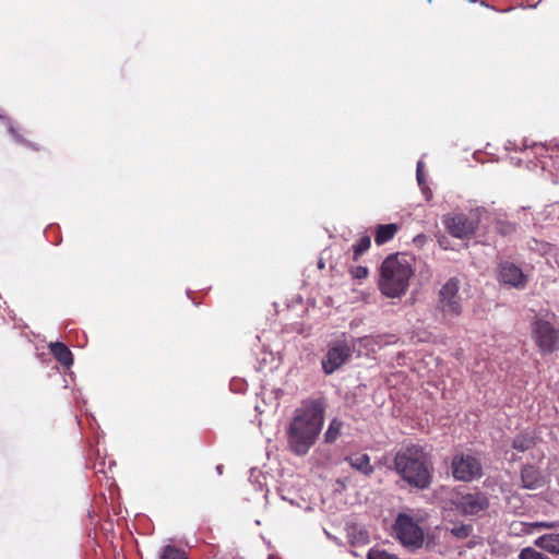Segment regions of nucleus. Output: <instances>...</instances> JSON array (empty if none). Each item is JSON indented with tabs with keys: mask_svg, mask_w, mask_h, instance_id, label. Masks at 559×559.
<instances>
[{
	"mask_svg": "<svg viewBox=\"0 0 559 559\" xmlns=\"http://www.w3.org/2000/svg\"><path fill=\"white\" fill-rule=\"evenodd\" d=\"M323 397L306 399L296 408L287 427V443L296 455H305L314 445L324 424Z\"/></svg>",
	"mask_w": 559,
	"mask_h": 559,
	"instance_id": "f257e3e1",
	"label": "nucleus"
},
{
	"mask_svg": "<svg viewBox=\"0 0 559 559\" xmlns=\"http://www.w3.org/2000/svg\"><path fill=\"white\" fill-rule=\"evenodd\" d=\"M394 468L408 486L425 490L433 478L431 455L419 444H411L399 450L393 460Z\"/></svg>",
	"mask_w": 559,
	"mask_h": 559,
	"instance_id": "f03ea898",
	"label": "nucleus"
},
{
	"mask_svg": "<svg viewBox=\"0 0 559 559\" xmlns=\"http://www.w3.org/2000/svg\"><path fill=\"white\" fill-rule=\"evenodd\" d=\"M414 270L407 258L402 254H390L380 265L378 287L389 298L404 296L409 286Z\"/></svg>",
	"mask_w": 559,
	"mask_h": 559,
	"instance_id": "7ed1b4c3",
	"label": "nucleus"
},
{
	"mask_svg": "<svg viewBox=\"0 0 559 559\" xmlns=\"http://www.w3.org/2000/svg\"><path fill=\"white\" fill-rule=\"evenodd\" d=\"M461 281L457 277L449 278L439 289L437 308L444 317L457 318L463 312L464 298L460 293Z\"/></svg>",
	"mask_w": 559,
	"mask_h": 559,
	"instance_id": "20e7f679",
	"label": "nucleus"
},
{
	"mask_svg": "<svg viewBox=\"0 0 559 559\" xmlns=\"http://www.w3.org/2000/svg\"><path fill=\"white\" fill-rule=\"evenodd\" d=\"M533 338L543 354H551L559 348V328L536 317L532 324Z\"/></svg>",
	"mask_w": 559,
	"mask_h": 559,
	"instance_id": "39448f33",
	"label": "nucleus"
},
{
	"mask_svg": "<svg viewBox=\"0 0 559 559\" xmlns=\"http://www.w3.org/2000/svg\"><path fill=\"white\" fill-rule=\"evenodd\" d=\"M397 539L407 547L418 548L424 543L421 527L408 515L400 514L394 524Z\"/></svg>",
	"mask_w": 559,
	"mask_h": 559,
	"instance_id": "423d86ee",
	"label": "nucleus"
},
{
	"mask_svg": "<svg viewBox=\"0 0 559 559\" xmlns=\"http://www.w3.org/2000/svg\"><path fill=\"white\" fill-rule=\"evenodd\" d=\"M451 468L453 477L461 481H472L483 474L480 462L471 454L460 453L454 455Z\"/></svg>",
	"mask_w": 559,
	"mask_h": 559,
	"instance_id": "0eeeda50",
	"label": "nucleus"
},
{
	"mask_svg": "<svg viewBox=\"0 0 559 559\" xmlns=\"http://www.w3.org/2000/svg\"><path fill=\"white\" fill-rule=\"evenodd\" d=\"M452 503L463 515H477L489 507L487 496L478 490L460 493Z\"/></svg>",
	"mask_w": 559,
	"mask_h": 559,
	"instance_id": "6e6552de",
	"label": "nucleus"
},
{
	"mask_svg": "<svg viewBox=\"0 0 559 559\" xmlns=\"http://www.w3.org/2000/svg\"><path fill=\"white\" fill-rule=\"evenodd\" d=\"M352 356V349L345 341L332 343L322 359V369L325 374H332L341 368Z\"/></svg>",
	"mask_w": 559,
	"mask_h": 559,
	"instance_id": "1a4fd4ad",
	"label": "nucleus"
},
{
	"mask_svg": "<svg viewBox=\"0 0 559 559\" xmlns=\"http://www.w3.org/2000/svg\"><path fill=\"white\" fill-rule=\"evenodd\" d=\"M444 225L451 236L462 239L476 231L479 225V217L477 215L456 214L445 217Z\"/></svg>",
	"mask_w": 559,
	"mask_h": 559,
	"instance_id": "9d476101",
	"label": "nucleus"
},
{
	"mask_svg": "<svg viewBox=\"0 0 559 559\" xmlns=\"http://www.w3.org/2000/svg\"><path fill=\"white\" fill-rule=\"evenodd\" d=\"M498 277L501 283L515 288H524L527 281L522 270L511 262L500 263Z\"/></svg>",
	"mask_w": 559,
	"mask_h": 559,
	"instance_id": "9b49d317",
	"label": "nucleus"
},
{
	"mask_svg": "<svg viewBox=\"0 0 559 559\" xmlns=\"http://www.w3.org/2000/svg\"><path fill=\"white\" fill-rule=\"evenodd\" d=\"M522 487L525 489H538L545 485L542 472L534 465H523L521 469Z\"/></svg>",
	"mask_w": 559,
	"mask_h": 559,
	"instance_id": "f8f14e48",
	"label": "nucleus"
},
{
	"mask_svg": "<svg viewBox=\"0 0 559 559\" xmlns=\"http://www.w3.org/2000/svg\"><path fill=\"white\" fill-rule=\"evenodd\" d=\"M354 469L358 471L365 476H370L373 474L374 468L370 463V456L366 453H354L347 455L345 459Z\"/></svg>",
	"mask_w": 559,
	"mask_h": 559,
	"instance_id": "ddd939ff",
	"label": "nucleus"
},
{
	"mask_svg": "<svg viewBox=\"0 0 559 559\" xmlns=\"http://www.w3.org/2000/svg\"><path fill=\"white\" fill-rule=\"evenodd\" d=\"M401 225L395 223L380 224L374 227V241L378 246H382L392 240L400 231Z\"/></svg>",
	"mask_w": 559,
	"mask_h": 559,
	"instance_id": "4468645a",
	"label": "nucleus"
},
{
	"mask_svg": "<svg viewBox=\"0 0 559 559\" xmlns=\"http://www.w3.org/2000/svg\"><path fill=\"white\" fill-rule=\"evenodd\" d=\"M534 545L548 554L559 555V532L540 535Z\"/></svg>",
	"mask_w": 559,
	"mask_h": 559,
	"instance_id": "2eb2a0df",
	"label": "nucleus"
},
{
	"mask_svg": "<svg viewBox=\"0 0 559 559\" xmlns=\"http://www.w3.org/2000/svg\"><path fill=\"white\" fill-rule=\"evenodd\" d=\"M50 353L52 356L64 367H70L73 364V356L68 346L61 342L51 343Z\"/></svg>",
	"mask_w": 559,
	"mask_h": 559,
	"instance_id": "dca6fc26",
	"label": "nucleus"
},
{
	"mask_svg": "<svg viewBox=\"0 0 559 559\" xmlns=\"http://www.w3.org/2000/svg\"><path fill=\"white\" fill-rule=\"evenodd\" d=\"M536 444L535 437L527 431L518 433L512 440V448L519 452H526Z\"/></svg>",
	"mask_w": 559,
	"mask_h": 559,
	"instance_id": "f3484780",
	"label": "nucleus"
},
{
	"mask_svg": "<svg viewBox=\"0 0 559 559\" xmlns=\"http://www.w3.org/2000/svg\"><path fill=\"white\" fill-rule=\"evenodd\" d=\"M371 247V238L368 235L359 237L352 246L353 261L357 262Z\"/></svg>",
	"mask_w": 559,
	"mask_h": 559,
	"instance_id": "a211bd4d",
	"label": "nucleus"
},
{
	"mask_svg": "<svg viewBox=\"0 0 559 559\" xmlns=\"http://www.w3.org/2000/svg\"><path fill=\"white\" fill-rule=\"evenodd\" d=\"M347 533L354 545H366L369 542L368 532L356 525L348 527Z\"/></svg>",
	"mask_w": 559,
	"mask_h": 559,
	"instance_id": "6ab92c4d",
	"label": "nucleus"
},
{
	"mask_svg": "<svg viewBox=\"0 0 559 559\" xmlns=\"http://www.w3.org/2000/svg\"><path fill=\"white\" fill-rule=\"evenodd\" d=\"M343 423L338 420L337 418H334L331 420L325 433H324V440L326 443L334 442L341 435Z\"/></svg>",
	"mask_w": 559,
	"mask_h": 559,
	"instance_id": "aec40b11",
	"label": "nucleus"
},
{
	"mask_svg": "<svg viewBox=\"0 0 559 559\" xmlns=\"http://www.w3.org/2000/svg\"><path fill=\"white\" fill-rule=\"evenodd\" d=\"M159 559H188L185 551L175 546L167 545L163 548Z\"/></svg>",
	"mask_w": 559,
	"mask_h": 559,
	"instance_id": "412c9836",
	"label": "nucleus"
},
{
	"mask_svg": "<svg viewBox=\"0 0 559 559\" xmlns=\"http://www.w3.org/2000/svg\"><path fill=\"white\" fill-rule=\"evenodd\" d=\"M473 527L469 524H459L451 528V534L456 538L464 539L471 535Z\"/></svg>",
	"mask_w": 559,
	"mask_h": 559,
	"instance_id": "4be33fe9",
	"label": "nucleus"
},
{
	"mask_svg": "<svg viewBox=\"0 0 559 559\" xmlns=\"http://www.w3.org/2000/svg\"><path fill=\"white\" fill-rule=\"evenodd\" d=\"M518 558L519 559H550L547 556H545L544 554L534 549L533 547L523 548L520 551Z\"/></svg>",
	"mask_w": 559,
	"mask_h": 559,
	"instance_id": "5701e85b",
	"label": "nucleus"
},
{
	"mask_svg": "<svg viewBox=\"0 0 559 559\" xmlns=\"http://www.w3.org/2000/svg\"><path fill=\"white\" fill-rule=\"evenodd\" d=\"M497 233L502 236L511 235L516 230V225L511 222L498 221L496 224Z\"/></svg>",
	"mask_w": 559,
	"mask_h": 559,
	"instance_id": "b1692460",
	"label": "nucleus"
},
{
	"mask_svg": "<svg viewBox=\"0 0 559 559\" xmlns=\"http://www.w3.org/2000/svg\"><path fill=\"white\" fill-rule=\"evenodd\" d=\"M368 559H399L395 555L389 554L385 550L371 548L367 555Z\"/></svg>",
	"mask_w": 559,
	"mask_h": 559,
	"instance_id": "393cba45",
	"label": "nucleus"
},
{
	"mask_svg": "<svg viewBox=\"0 0 559 559\" xmlns=\"http://www.w3.org/2000/svg\"><path fill=\"white\" fill-rule=\"evenodd\" d=\"M349 274L353 278L365 280L369 275V270L362 265L352 266L349 267Z\"/></svg>",
	"mask_w": 559,
	"mask_h": 559,
	"instance_id": "a878e982",
	"label": "nucleus"
},
{
	"mask_svg": "<svg viewBox=\"0 0 559 559\" xmlns=\"http://www.w3.org/2000/svg\"><path fill=\"white\" fill-rule=\"evenodd\" d=\"M535 528H544V530H554L559 528V521L558 522H535L532 524Z\"/></svg>",
	"mask_w": 559,
	"mask_h": 559,
	"instance_id": "bb28decb",
	"label": "nucleus"
},
{
	"mask_svg": "<svg viewBox=\"0 0 559 559\" xmlns=\"http://www.w3.org/2000/svg\"><path fill=\"white\" fill-rule=\"evenodd\" d=\"M424 179L423 171H421V163H418L417 165V180L419 183H421Z\"/></svg>",
	"mask_w": 559,
	"mask_h": 559,
	"instance_id": "cd10ccee",
	"label": "nucleus"
}]
</instances>
